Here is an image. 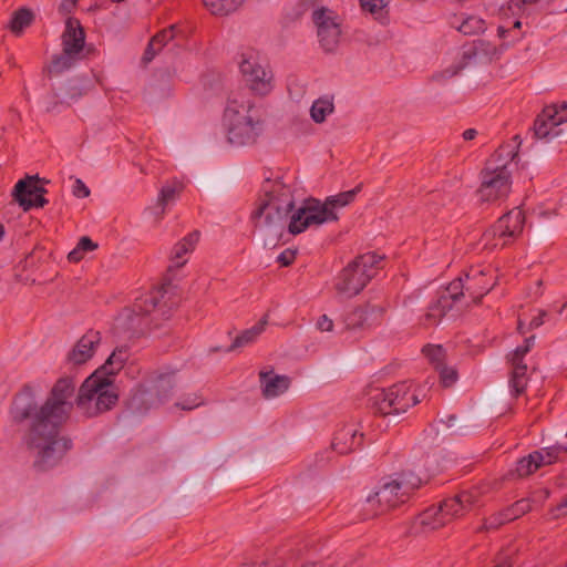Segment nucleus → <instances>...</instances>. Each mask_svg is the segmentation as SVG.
<instances>
[{
    "label": "nucleus",
    "mask_w": 567,
    "mask_h": 567,
    "mask_svg": "<svg viewBox=\"0 0 567 567\" xmlns=\"http://www.w3.org/2000/svg\"><path fill=\"white\" fill-rule=\"evenodd\" d=\"M74 393V379L63 377L54 383L50 396L40 408L30 386H24L12 402L10 413L13 422L30 421L24 442L38 471L58 465L72 447L71 440L59 436V427L69 416Z\"/></svg>",
    "instance_id": "f257e3e1"
},
{
    "label": "nucleus",
    "mask_w": 567,
    "mask_h": 567,
    "mask_svg": "<svg viewBox=\"0 0 567 567\" xmlns=\"http://www.w3.org/2000/svg\"><path fill=\"white\" fill-rule=\"evenodd\" d=\"M265 199L252 213L255 228L271 241H277L289 227L295 207V200L289 186L279 181H266L264 185Z\"/></svg>",
    "instance_id": "f03ea898"
},
{
    "label": "nucleus",
    "mask_w": 567,
    "mask_h": 567,
    "mask_svg": "<svg viewBox=\"0 0 567 567\" xmlns=\"http://www.w3.org/2000/svg\"><path fill=\"white\" fill-rule=\"evenodd\" d=\"M421 485L422 480L410 471L383 478L368 495L361 519H371L395 509L406 503Z\"/></svg>",
    "instance_id": "7ed1b4c3"
},
{
    "label": "nucleus",
    "mask_w": 567,
    "mask_h": 567,
    "mask_svg": "<svg viewBox=\"0 0 567 567\" xmlns=\"http://www.w3.org/2000/svg\"><path fill=\"white\" fill-rule=\"evenodd\" d=\"M362 185L355 186L353 189L342 192L336 196H330L324 203H320L317 199H308L296 209V213L291 216L289 224V233L298 235L305 231L309 226L321 225L327 221L337 220L338 216L334 209L338 207H344L352 203L361 190Z\"/></svg>",
    "instance_id": "20e7f679"
},
{
    "label": "nucleus",
    "mask_w": 567,
    "mask_h": 567,
    "mask_svg": "<svg viewBox=\"0 0 567 567\" xmlns=\"http://www.w3.org/2000/svg\"><path fill=\"white\" fill-rule=\"evenodd\" d=\"M118 401L117 389L110 375L94 371L81 384L75 403L87 417H95L110 411Z\"/></svg>",
    "instance_id": "39448f33"
},
{
    "label": "nucleus",
    "mask_w": 567,
    "mask_h": 567,
    "mask_svg": "<svg viewBox=\"0 0 567 567\" xmlns=\"http://www.w3.org/2000/svg\"><path fill=\"white\" fill-rule=\"evenodd\" d=\"M504 148H498L487 161L480 173L481 184L476 192L480 202L497 203L511 193L512 179L508 162L516 154L508 152L504 157Z\"/></svg>",
    "instance_id": "423d86ee"
},
{
    "label": "nucleus",
    "mask_w": 567,
    "mask_h": 567,
    "mask_svg": "<svg viewBox=\"0 0 567 567\" xmlns=\"http://www.w3.org/2000/svg\"><path fill=\"white\" fill-rule=\"evenodd\" d=\"M383 257L365 252L350 261L334 278L333 287L341 297L359 295L383 267Z\"/></svg>",
    "instance_id": "0eeeda50"
},
{
    "label": "nucleus",
    "mask_w": 567,
    "mask_h": 567,
    "mask_svg": "<svg viewBox=\"0 0 567 567\" xmlns=\"http://www.w3.org/2000/svg\"><path fill=\"white\" fill-rule=\"evenodd\" d=\"M224 116L228 125L227 137L233 145H252L264 132V121L250 102L239 104L229 100Z\"/></svg>",
    "instance_id": "6e6552de"
},
{
    "label": "nucleus",
    "mask_w": 567,
    "mask_h": 567,
    "mask_svg": "<svg viewBox=\"0 0 567 567\" xmlns=\"http://www.w3.org/2000/svg\"><path fill=\"white\" fill-rule=\"evenodd\" d=\"M482 492L478 487L463 491L460 494L445 498L437 508H429L421 515V524L429 529H437L462 517L478 503Z\"/></svg>",
    "instance_id": "1a4fd4ad"
},
{
    "label": "nucleus",
    "mask_w": 567,
    "mask_h": 567,
    "mask_svg": "<svg viewBox=\"0 0 567 567\" xmlns=\"http://www.w3.org/2000/svg\"><path fill=\"white\" fill-rule=\"evenodd\" d=\"M371 409L380 415H399L420 402L416 390L408 382H399L378 390L370 399Z\"/></svg>",
    "instance_id": "9d476101"
},
{
    "label": "nucleus",
    "mask_w": 567,
    "mask_h": 567,
    "mask_svg": "<svg viewBox=\"0 0 567 567\" xmlns=\"http://www.w3.org/2000/svg\"><path fill=\"white\" fill-rule=\"evenodd\" d=\"M524 221V213L517 208L503 215L482 235L484 247L488 249L505 247L512 239L522 234Z\"/></svg>",
    "instance_id": "9b49d317"
},
{
    "label": "nucleus",
    "mask_w": 567,
    "mask_h": 567,
    "mask_svg": "<svg viewBox=\"0 0 567 567\" xmlns=\"http://www.w3.org/2000/svg\"><path fill=\"white\" fill-rule=\"evenodd\" d=\"M385 308L382 305L364 302L348 309L342 315V330L361 333L382 323Z\"/></svg>",
    "instance_id": "f8f14e48"
},
{
    "label": "nucleus",
    "mask_w": 567,
    "mask_h": 567,
    "mask_svg": "<svg viewBox=\"0 0 567 567\" xmlns=\"http://www.w3.org/2000/svg\"><path fill=\"white\" fill-rule=\"evenodd\" d=\"M239 69L246 84L256 94L266 95L271 91L272 74L260 63L259 54L255 50L241 54Z\"/></svg>",
    "instance_id": "ddd939ff"
},
{
    "label": "nucleus",
    "mask_w": 567,
    "mask_h": 567,
    "mask_svg": "<svg viewBox=\"0 0 567 567\" xmlns=\"http://www.w3.org/2000/svg\"><path fill=\"white\" fill-rule=\"evenodd\" d=\"M312 20L322 48L328 52L333 51L341 37L340 17L334 11L322 7L313 11Z\"/></svg>",
    "instance_id": "4468645a"
},
{
    "label": "nucleus",
    "mask_w": 567,
    "mask_h": 567,
    "mask_svg": "<svg viewBox=\"0 0 567 567\" xmlns=\"http://www.w3.org/2000/svg\"><path fill=\"white\" fill-rule=\"evenodd\" d=\"M534 342L535 336L526 338L524 344L518 346L513 353L508 355L512 365L509 386L514 396L520 395L527 386V365L524 363V357L534 347Z\"/></svg>",
    "instance_id": "2eb2a0df"
},
{
    "label": "nucleus",
    "mask_w": 567,
    "mask_h": 567,
    "mask_svg": "<svg viewBox=\"0 0 567 567\" xmlns=\"http://www.w3.org/2000/svg\"><path fill=\"white\" fill-rule=\"evenodd\" d=\"M40 182L41 179L38 176H27L16 184L12 195L24 210L33 207H43L48 204V200L44 198L47 189Z\"/></svg>",
    "instance_id": "dca6fc26"
},
{
    "label": "nucleus",
    "mask_w": 567,
    "mask_h": 567,
    "mask_svg": "<svg viewBox=\"0 0 567 567\" xmlns=\"http://www.w3.org/2000/svg\"><path fill=\"white\" fill-rule=\"evenodd\" d=\"M465 291L467 292L471 303H478L482 298L487 295L496 281L491 270L473 267L464 275Z\"/></svg>",
    "instance_id": "f3484780"
},
{
    "label": "nucleus",
    "mask_w": 567,
    "mask_h": 567,
    "mask_svg": "<svg viewBox=\"0 0 567 567\" xmlns=\"http://www.w3.org/2000/svg\"><path fill=\"white\" fill-rule=\"evenodd\" d=\"M567 109V105L564 106ZM567 122V115H558L556 104L544 107L534 122V133L538 138H547L558 135L556 130L560 124Z\"/></svg>",
    "instance_id": "a211bd4d"
},
{
    "label": "nucleus",
    "mask_w": 567,
    "mask_h": 567,
    "mask_svg": "<svg viewBox=\"0 0 567 567\" xmlns=\"http://www.w3.org/2000/svg\"><path fill=\"white\" fill-rule=\"evenodd\" d=\"M100 342L101 333L96 330H87L69 352L68 361L75 365L87 362L94 355Z\"/></svg>",
    "instance_id": "6ab92c4d"
},
{
    "label": "nucleus",
    "mask_w": 567,
    "mask_h": 567,
    "mask_svg": "<svg viewBox=\"0 0 567 567\" xmlns=\"http://www.w3.org/2000/svg\"><path fill=\"white\" fill-rule=\"evenodd\" d=\"M62 50L65 53H72L78 58H83V50L85 45V33L78 19L69 18L65 23V29L62 33Z\"/></svg>",
    "instance_id": "aec40b11"
},
{
    "label": "nucleus",
    "mask_w": 567,
    "mask_h": 567,
    "mask_svg": "<svg viewBox=\"0 0 567 567\" xmlns=\"http://www.w3.org/2000/svg\"><path fill=\"white\" fill-rule=\"evenodd\" d=\"M362 439L363 434L354 424H344L336 431L331 447L338 454H349L361 446Z\"/></svg>",
    "instance_id": "412c9836"
},
{
    "label": "nucleus",
    "mask_w": 567,
    "mask_h": 567,
    "mask_svg": "<svg viewBox=\"0 0 567 567\" xmlns=\"http://www.w3.org/2000/svg\"><path fill=\"white\" fill-rule=\"evenodd\" d=\"M259 380L262 388V395L266 399L282 394L290 385V379L288 377L275 374L272 371H260Z\"/></svg>",
    "instance_id": "4be33fe9"
},
{
    "label": "nucleus",
    "mask_w": 567,
    "mask_h": 567,
    "mask_svg": "<svg viewBox=\"0 0 567 567\" xmlns=\"http://www.w3.org/2000/svg\"><path fill=\"white\" fill-rule=\"evenodd\" d=\"M199 240V233L198 231H193L190 234H188L186 237H184L182 240H179L172 249V254H171V261H172V265L169 266V270L172 268H181L183 267L186 262H187V259L185 258V256L187 254H190L194 249H195V246L197 245Z\"/></svg>",
    "instance_id": "5701e85b"
},
{
    "label": "nucleus",
    "mask_w": 567,
    "mask_h": 567,
    "mask_svg": "<svg viewBox=\"0 0 567 567\" xmlns=\"http://www.w3.org/2000/svg\"><path fill=\"white\" fill-rule=\"evenodd\" d=\"M175 38V25H171L167 29H163L157 32L148 42L145 52L143 54L142 61L147 64L150 63L155 55L162 51V49L173 39Z\"/></svg>",
    "instance_id": "b1692460"
},
{
    "label": "nucleus",
    "mask_w": 567,
    "mask_h": 567,
    "mask_svg": "<svg viewBox=\"0 0 567 567\" xmlns=\"http://www.w3.org/2000/svg\"><path fill=\"white\" fill-rule=\"evenodd\" d=\"M128 359V351L126 348H116L107 358L105 363L96 371H101L104 375H110L111 381L114 382V377L120 372Z\"/></svg>",
    "instance_id": "393cba45"
},
{
    "label": "nucleus",
    "mask_w": 567,
    "mask_h": 567,
    "mask_svg": "<svg viewBox=\"0 0 567 567\" xmlns=\"http://www.w3.org/2000/svg\"><path fill=\"white\" fill-rule=\"evenodd\" d=\"M267 316H265L260 321H258L254 327L244 330L241 333H239L231 346L227 349L228 352L234 351L238 348L248 346L252 343L265 330L267 326Z\"/></svg>",
    "instance_id": "a878e982"
},
{
    "label": "nucleus",
    "mask_w": 567,
    "mask_h": 567,
    "mask_svg": "<svg viewBox=\"0 0 567 567\" xmlns=\"http://www.w3.org/2000/svg\"><path fill=\"white\" fill-rule=\"evenodd\" d=\"M440 297L446 298L447 303H450L452 307L455 302H460L461 300H464V305L466 307L471 305V301L467 300V292L465 291L464 277H460L450 282L445 291Z\"/></svg>",
    "instance_id": "bb28decb"
},
{
    "label": "nucleus",
    "mask_w": 567,
    "mask_h": 567,
    "mask_svg": "<svg viewBox=\"0 0 567 567\" xmlns=\"http://www.w3.org/2000/svg\"><path fill=\"white\" fill-rule=\"evenodd\" d=\"M81 59L72 53H65L64 50L60 54L52 58L50 64L47 66V72L50 76L61 74L73 68Z\"/></svg>",
    "instance_id": "cd10ccee"
},
{
    "label": "nucleus",
    "mask_w": 567,
    "mask_h": 567,
    "mask_svg": "<svg viewBox=\"0 0 567 567\" xmlns=\"http://www.w3.org/2000/svg\"><path fill=\"white\" fill-rule=\"evenodd\" d=\"M245 0H203L204 6L215 16L235 12Z\"/></svg>",
    "instance_id": "c85d7f7f"
},
{
    "label": "nucleus",
    "mask_w": 567,
    "mask_h": 567,
    "mask_svg": "<svg viewBox=\"0 0 567 567\" xmlns=\"http://www.w3.org/2000/svg\"><path fill=\"white\" fill-rule=\"evenodd\" d=\"M542 455L534 451L522 457L516 464V473L519 477H527L542 467Z\"/></svg>",
    "instance_id": "c756f323"
},
{
    "label": "nucleus",
    "mask_w": 567,
    "mask_h": 567,
    "mask_svg": "<svg viewBox=\"0 0 567 567\" xmlns=\"http://www.w3.org/2000/svg\"><path fill=\"white\" fill-rule=\"evenodd\" d=\"M451 308L452 306L447 303L446 298L439 297V299L429 307L427 312L424 316V324H437Z\"/></svg>",
    "instance_id": "7c9ffc66"
},
{
    "label": "nucleus",
    "mask_w": 567,
    "mask_h": 567,
    "mask_svg": "<svg viewBox=\"0 0 567 567\" xmlns=\"http://www.w3.org/2000/svg\"><path fill=\"white\" fill-rule=\"evenodd\" d=\"M333 110V99L331 96H323L313 102L310 109V115L316 123H322Z\"/></svg>",
    "instance_id": "2f4dec72"
},
{
    "label": "nucleus",
    "mask_w": 567,
    "mask_h": 567,
    "mask_svg": "<svg viewBox=\"0 0 567 567\" xmlns=\"http://www.w3.org/2000/svg\"><path fill=\"white\" fill-rule=\"evenodd\" d=\"M155 404L153 391L144 385H137L131 396V406L136 410H148Z\"/></svg>",
    "instance_id": "473e14b6"
},
{
    "label": "nucleus",
    "mask_w": 567,
    "mask_h": 567,
    "mask_svg": "<svg viewBox=\"0 0 567 567\" xmlns=\"http://www.w3.org/2000/svg\"><path fill=\"white\" fill-rule=\"evenodd\" d=\"M184 189V184L177 179L168 181L161 189L158 205L165 207L167 204L176 200Z\"/></svg>",
    "instance_id": "72a5a7b5"
},
{
    "label": "nucleus",
    "mask_w": 567,
    "mask_h": 567,
    "mask_svg": "<svg viewBox=\"0 0 567 567\" xmlns=\"http://www.w3.org/2000/svg\"><path fill=\"white\" fill-rule=\"evenodd\" d=\"M542 455V466L550 465L556 462H565L567 460V446L554 445L536 451Z\"/></svg>",
    "instance_id": "f704fd0d"
},
{
    "label": "nucleus",
    "mask_w": 567,
    "mask_h": 567,
    "mask_svg": "<svg viewBox=\"0 0 567 567\" xmlns=\"http://www.w3.org/2000/svg\"><path fill=\"white\" fill-rule=\"evenodd\" d=\"M32 21L33 13L29 9L21 8L13 13L9 28L13 33L20 34Z\"/></svg>",
    "instance_id": "c9c22d12"
},
{
    "label": "nucleus",
    "mask_w": 567,
    "mask_h": 567,
    "mask_svg": "<svg viewBox=\"0 0 567 567\" xmlns=\"http://www.w3.org/2000/svg\"><path fill=\"white\" fill-rule=\"evenodd\" d=\"M422 352L434 365L435 370L445 364V350L443 349L442 346L427 344L423 347Z\"/></svg>",
    "instance_id": "e433bc0d"
},
{
    "label": "nucleus",
    "mask_w": 567,
    "mask_h": 567,
    "mask_svg": "<svg viewBox=\"0 0 567 567\" xmlns=\"http://www.w3.org/2000/svg\"><path fill=\"white\" fill-rule=\"evenodd\" d=\"M530 509H532V502L528 498H522V499L515 502L513 505L505 508L506 514H507V519H509V522L519 518L520 516L530 512Z\"/></svg>",
    "instance_id": "4c0bfd02"
},
{
    "label": "nucleus",
    "mask_w": 567,
    "mask_h": 567,
    "mask_svg": "<svg viewBox=\"0 0 567 567\" xmlns=\"http://www.w3.org/2000/svg\"><path fill=\"white\" fill-rule=\"evenodd\" d=\"M485 29V22L481 18L477 17H468L466 18L461 25L458 27V31L463 34H477L483 32Z\"/></svg>",
    "instance_id": "58836bf2"
},
{
    "label": "nucleus",
    "mask_w": 567,
    "mask_h": 567,
    "mask_svg": "<svg viewBox=\"0 0 567 567\" xmlns=\"http://www.w3.org/2000/svg\"><path fill=\"white\" fill-rule=\"evenodd\" d=\"M509 523V519H507V514L505 508L492 514L491 516L486 517L484 519V523L481 527V529L484 530H495L498 529L504 524Z\"/></svg>",
    "instance_id": "ea45409f"
},
{
    "label": "nucleus",
    "mask_w": 567,
    "mask_h": 567,
    "mask_svg": "<svg viewBox=\"0 0 567 567\" xmlns=\"http://www.w3.org/2000/svg\"><path fill=\"white\" fill-rule=\"evenodd\" d=\"M157 292H148L135 303V310L151 313L157 306Z\"/></svg>",
    "instance_id": "a19ab883"
},
{
    "label": "nucleus",
    "mask_w": 567,
    "mask_h": 567,
    "mask_svg": "<svg viewBox=\"0 0 567 567\" xmlns=\"http://www.w3.org/2000/svg\"><path fill=\"white\" fill-rule=\"evenodd\" d=\"M440 374V381L444 388L452 386L458 379L456 369L443 364L436 370Z\"/></svg>",
    "instance_id": "79ce46f5"
},
{
    "label": "nucleus",
    "mask_w": 567,
    "mask_h": 567,
    "mask_svg": "<svg viewBox=\"0 0 567 567\" xmlns=\"http://www.w3.org/2000/svg\"><path fill=\"white\" fill-rule=\"evenodd\" d=\"M386 0H360L362 10L372 14L380 13L386 7Z\"/></svg>",
    "instance_id": "37998d69"
},
{
    "label": "nucleus",
    "mask_w": 567,
    "mask_h": 567,
    "mask_svg": "<svg viewBox=\"0 0 567 567\" xmlns=\"http://www.w3.org/2000/svg\"><path fill=\"white\" fill-rule=\"evenodd\" d=\"M297 252L292 249H285L279 256L277 257V261L282 267H288L293 264L296 260Z\"/></svg>",
    "instance_id": "c03bdc74"
},
{
    "label": "nucleus",
    "mask_w": 567,
    "mask_h": 567,
    "mask_svg": "<svg viewBox=\"0 0 567 567\" xmlns=\"http://www.w3.org/2000/svg\"><path fill=\"white\" fill-rule=\"evenodd\" d=\"M316 327L321 332H331L334 328V323L330 317L321 315L316 322Z\"/></svg>",
    "instance_id": "a18cd8bd"
},
{
    "label": "nucleus",
    "mask_w": 567,
    "mask_h": 567,
    "mask_svg": "<svg viewBox=\"0 0 567 567\" xmlns=\"http://www.w3.org/2000/svg\"><path fill=\"white\" fill-rule=\"evenodd\" d=\"M73 195L78 198H85L90 195L89 187L80 178L74 182Z\"/></svg>",
    "instance_id": "49530a36"
},
{
    "label": "nucleus",
    "mask_w": 567,
    "mask_h": 567,
    "mask_svg": "<svg viewBox=\"0 0 567 567\" xmlns=\"http://www.w3.org/2000/svg\"><path fill=\"white\" fill-rule=\"evenodd\" d=\"M174 372L159 374L155 381L154 389L159 390L167 384L169 388L173 386Z\"/></svg>",
    "instance_id": "de8ad7c7"
},
{
    "label": "nucleus",
    "mask_w": 567,
    "mask_h": 567,
    "mask_svg": "<svg viewBox=\"0 0 567 567\" xmlns=\"http://www.w3.org/2000/svg\"><path fill=\"white\" fill-rule=\"evenodd\" d=\"M81 251H93L97 248V244H95L90 237H82L76 246Z\"/></svg>",
    "instance_id": "09e8293b"
},
{
    "label": "nucleus",
    "mask_w": 567,
    "mask_h": 567,
    "mask_svg": "<svg viewBox=\"0 0 567 567\" xmlns=\"http://www.w3.org/2000/svg\"><path fill=\"white\" fill-rule=\"evenodd\" d=\"M83 258V251H81L78 247H75L72 251L69 252L68 259L69 261L78 262Z\"/></svg>",
    "instance_id": "8fccbe9b"
},
{
    "label": "nucleus",
    "mask_w": 567,
    "mask_h": 567,
    "mask_svg": "<svg viewBox=\"0 0 567 567\" xmlns=\"http://www.w3.org/2000/svg\"><path fill=\"white\" fill-rule=\"evenodd\" d=\"M200 404H202L200 399H199L198 396H195V398L192 400V402H190V401H187V403H182V404H179V405H181V408H182L183 410H192V409H194V408H196V406H198V405H200Z\"/></svg>",
    "instance_id": "3c124183"
},
{
    "label": "nucleus",
    "mask_w": 567,
    "mask_h": 567,
    "mask_svg": "<svg viewBox=\"0 0 567 567\" xmlns=\"http://www.w3.org/2000/svg\"><path fill=\"white\" fill-rule=\"evenodd\" d=\"M556 516H567V497L563 499L556 507Z\"/></svg>",
    "instance_id": "603ef678"
},
{
    "label": "nucleus",
    "mask_w": 567,
    "mask_h": 567,
    "mask_svg": "<svg viewBox=\"0 0 567 567\" xmlns=\"http://www.w3.org/2000/svg\"><path fill=\"white\" fill-rule=\"evenodd\" d=\"M546 315V312H540L539 316L533 318L529 322V327L532 329L538 328L543 324L544 320L543 317Z\"/></svg>",
    "instance_id": "864d4df0"
},
{
    "label": "nucleus",
    "mask_w": 567,
    "mask_h": 567,
    "mask_svg": "<svg viewBox=\"0 0 567 567\" xmlns=\"http://www.w3.org/2000/svg\"><path fill=\"white\" fill-rule=\"evenodd\" d=\"M477 131L475 128H467L463 132V138L465 141H472L476 137Z\"/></svg>",
    "instance_id": "5fc2aeb1"
},
{
    "label": "nucleus",
    "mask_w": 567,
    "mask_h": 567,
    "mask_svg": "<svg viewBox=\"0 0 567 567\" xmlns=\"http://www.w3.org/2000/svg\"><path fill=\"white\" fill-rule=\"evenodd\" d=\"M301 567H336L333 564L326 563V561H317V563H309Z\"/></svg>",
    "instance_id": "6e6d98bb"
},
{
    "label": "nucleus",
    "mask_w": 567,
    "mask_h": 567,
    "mask_svg": "<svg viewBox=\"0 0 567 567\" xmlns=\"http://www.w3.org/2000/svg\"><path fill=\"white\" fill-rule=\"evenodd\" d=\"M513 561L511 558L506 557L502 560H499L494 567H512Z\"/></svg>",
    "instance_id": "4d7b16f0"
},
{
    "label": "nucleus",
    "mask_w": 567,
    "mask_h": 567,
    "mask_svg": "<svg viewBox=\"0 0 567 567\" xmlns=\"http://www.w3.org/2000/svg\"><path fill=\"white\" fill-rule=\"evenodd\" d=\"M509 31H511L509 29H505V28H504V27H502V25H501V27H498V30H497L498 35H499L501 38H504V39L506 38V35H507V33H508Z\"/></svg>",
    "instance_id": "13d9d810"
},
{
    "label": "nucleus",
    "mask_w": 567,
    "mask_h": 567,
    "mask_svg": "<svg viewBox=\"0 0 567 567\" xmlns=\"http://www.w3.org/2000/svg\"><path fill=\"white\" fill-rule=\"evenodd\" d=\"M567 103H563L561 105H557L558 107V115H567V109L565 110L564 106H566Z\"/></svg>",
    "instance_id": "bf43d9fd"
},
{
    "label": "nucleus",
    "mask_w": 567,
    "mask_h": 567,
    "mask_svg": "<svg viewBox=\"0 0 567 567\" xmlns=\"http://www.w3.org/2000/svg\"><path fill=\"white\" fill-rule=\"evenodd\" d=\"M6 235V228L3 226V224L0 223V241L3 239Z\"/></svg>",
    "instance_id": "052dcab7"
},
{
    "label": "nucleus",
    "mask_w": 567,
    "mask_h": 567,
    "mask_svg": "<svg viewBox=\"0 0 567 567\" xmlns=\"http://www.w3.org/2000/svg\"><path fill=\"white\" fill-rule=\"evenodd\" d=\"M74 4H75V3H74V1L70 2V6H72V7H73ZM68 6H69V3L66 4L65 2H62V3H61V6H60V8H61L62 10H68Z\"/></svg>",
    "instance_id": "680f3d73"
},
{
    "label": "nucleus",
    "mask_w": 567,
    "mask_h": 567,
    "mask_svg": "<svg viewBox=\"0 0 567 567\" xmlns=\"http://www.w3.org/2000/svg\"><path fill=\"white\" fill-rule=\"evenodd\" d=\"M522 1L525 4H534V3L538 2L539 0H522Z\"/></svg>",
    "instance_id": "e2e57ef3"
},
{
    "label": "nucleus",
    "mask_w": 567,
    "mask_h": 567,
    "mask_svg": "<svg viewBox=\"0 0 567 567\" xmlns=\"http://www.w3.org/2000/svg\"><path fill=\"white\" fill-rule=\"evenodd\" d=\"M455 420H456V417L454 415L449 416L447 425L451 426L452 422H454Z\"/></svg>",
    "instance_id": "0e129e2a"
},
{
    "label": "nucleus",
    "mask_w": 567,
    "mask_h": 567,
    "mask_svg": "<svg viewBox=\"0 0 567 567\" xmlns=\"http://www.w3.org/2000/svg\"><path fill=\"white\" fill-rule=\"evenodd\" d=\"M520 25H522V22L517 20V21H515L513 29H520Z\"/></svg>",
    "instance_id": "69168bd1"
},
{
    "label": "nucleus",
    "mask_w": 567,
    "mask_h": 567,
    "mask_svg": "<svg viewBox=\"0 0 567 567\" xmlns=\"http://www.w3.org/2000/svg\"><path fill=\"white\" fill-rule=\"evenodd\" d=\"M518 330H519L520 333H524L522 320L518 321Z\"/></svg>",
    "instance_id": "338daca9"
},
{
    "label": "nucleus",
    "mask_w": 567,
    "mask_h": 567,
    "mask_svg": "<svg viewBox=\"0 0 567 567\" xmlns=\"http://www.w3.org/2000/svg\"><path fill=\"white\" fill-rule=\"evenodd\" d=\"M239 567H252V566H250V565H246V564H245V565H241V566H239Z\"/></svg>",
    "instance_id": "774afa93"
}]
</instances>
